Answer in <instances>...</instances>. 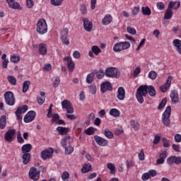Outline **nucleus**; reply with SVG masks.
<instances>
[{
	"instance_id": "nucleus-11",
	"label": "nucleus",
	"mask_w": 181,
	"mask_h": 181,
	"mask_svg": "<svg viewBox=\"0 0 181 181\" xmlns=\"http://www.w3.org/2000/svg\"><path fill=\"white\" fill-rule=\"evenodd\" d=\"M36 117V112L33 110L29 111L24 117V122H32Z\"/></svg>"
},
{
	"instance_id": "nucleus-27",
	"label": "nucleus",
	"mask_w": 181,
	"mask_h": 181,
	"mask_svg": "<svg viewBox=\"0 0 181 181\" xmlns=\"http://www.w3.org/2000/svg\"><path fill=\"white\" fill-rule=\"evenodd\" d=\"M57 132H59V135H66L69 132V131H70V128L58 127L57 128Z\"/></svg>"
},
{
	"instance_id": "nucleus-57",
	"label": "nucleus",
	"mask_w": 181,
	"mask_h": 181,
	"mask_svg": "<svg viewBox=\"0 0 181 181\" xmlns=\"http://www.w3.org/2000/svg\"><path fill=\"white\" fill-rule=\"evenodd\" d=\"M156 7L159 11H163L165 9V4L163 2H158L156 4Z\"/></svg>"
},
{
	"instance_id": "nucleus-14",
	"label": "nucleus",
	"mask_w": 181,
	"mask_h": 181,
	"mask_svg": "<svg viewBox=\"0 0 181 181\" xmlns=\"http://www.w3.org/2000/svg\"><path fill=\"white\" fill-rule=\"evenodd\" d=\"M100 91H112V84L110 81L103 82L100 85Z\"/></svg>"
},
{
	"instance_id": "nucleus-1",
	"label": "nucleus",
	"mask_w": 181,
	"mask_h": 181,
	"mask_svg": "<svg viewBox=\"0 0 181 181\" xmlns=\"http://www.w3.org/2000/svg\"><path fill=\"white\" fill-rule=\"evenodd\" d=\"M172 114V107L168 106L163 113L162 122L165 127H170V115Z\"/></svg>"
},
{
	"instance_id": "nucleus-58",
	"label": "nucleus",
	"mask_w": 181,
	"mask_h": 181,
	"mask_svg": "<svg viewBox=\"0 0 181 181\" xmlns=\"http://www.w3.org/2000/svg\"><path fill=\"white\" fill-rule=\"evenodd\" d=\"M51 4L54 6H60L62 1L60 0H51Z\"/></svg>"
},
{
	"instance_id": "nucleus-41",
	"label": "nucleus",
	"mask_w": 181,
	"mask_h": 181,
	"mask_svg": "<svg viewBox=\"0 0 181 181\" xmlns=\"http://www.w3.org/2000/svg\"><path fill=\"white\" fill-rule=\"evenodd\" d=\"M10 60L12 63H19V62H21V57L18 55L13 54L11 56Z\"/></svg>"
},
{
	"instance_id": "nucleus-40",
	"label": "nucleus",
	"mask_w": 181,
	"mask_h": 181,
	"mask_svg": "<svg viewBox=\"0 0 181 181\" xmlns=\"http://www.w3.org/2000/svg\"><path fill=\"white\" fill-rule=\"evenodd\" d=\"M130 125L135 131H138L139 129V124L138 122H136L135 120H131Z\"/></svg>"
},
{
	"instance_id": "nucleus-7",
	"label": "nucleus",
	"mask_w": 181,
	"mask_h": 181,
	"mask_svg": "<svg viewBox=\"0 0 181 181\" xmlns=\"http://www.w3.org/2000/svg\"><path fill=\"white\" fill-rule=\"evenodd\" d=\"M15 134H16V130L15 129H8L4 134V139L6 142H12L13 141V136H15Z\"/></svg>"
},
{
	"instance_id": "nucleus-32",
	"label": "nucleus",
	"mask_w": 181,
	"mask_h": 181,
	"mask_svg": "<svg viewBox=\"0 0 181 181\" xmlns=\"http://www.w3.org/2000/svg\"><path fill=\"white\" fill-rule=\"evenodd\" d=\"M94 72H91L90 74H88L86 76V83H88V84H91V83H93V81H94Z\"/></svg>"
},
{
	"instance_id": "nucleus-21",
	"label": "nucleus",
	"mask_w": 181,
	"mask_h": 181,
	"mask_svg": "<svg viewBox=\"0 0 181 181\" xmlns=\"http://www.w3.org/2000/svg\"><path fill=\"white\" fill-rule=\"evenodd\" d=\"M112 22V16H111V14H107L105 16V17L102 20V23L105 26H107V25H110Z\"/></svg>"
},
{
	"instance_id": "nucleus-64",
	"label": "nucleus",
	"mask_w": 181,
	"mask_h": 181,
	"mask_svg": "<svg viewBox=\"0 0 181 181\" xmlns=\"http://www.w3.org/2000/svg\"><path fill=\"white\" fill-rule=\"evenodd\" d=\"M52 70V64H47L43 67V71H50Z\"/></svg>"
},
{
	"instance_id": "nucleus-48",
	"label": "nucleus",
	"mask_w": 181,
	"mask_h": 181,
	"mask_svg": "<svg viewBox=\"0 0 181 181\" xmlns=\"http://www.w3.org/2000/svg\"><path fill=\"white\" fill-rule=\"evenodd\" d=\"M29 86H30V81H25L23 84V91H28L29 90Z\"/></svg>"
},
{
	"instance_id": "nucleus-20",
	"label": "nucleus",
	"mask_w": 181,
	"mask_h": 181,
	"mask_svg": "<svg viewBox=\"0 0 181 181\" xmlns=\"http://www.w3.org/2000/svg\"><path fill=\"white\" fill-rule=\"evenodd\" d=\"M38 51L42 56H46L47 54V45L45 43H40L38 45Z\"/></svg>"
},
{
	"instance_id": "nucleus-2",
	"label": "nucleus",
	"mask_w": 181,
	"mask_h": 181,
	"mask_svg": "<svg viewBox=\"0 0 181 181\" xmlns=\"http://www.w3.org/2000/svg\"><path fill=\"white\" fill-rule=\"evenodd\" d=\"M36 30L39 35H45L47 33V23L45 18H41L37 21Z\"/></svg>"
},
{
	"instance_id": "nucleus-60",
	"label": "nucleus",
	"mask_w": 181,
	"mask_h": 181,
	"mask_svg": "<svg viewBox=\"0 0 181 181\" xmlns=\"http://www.w3.org/2000/svg\"><path fill=\"white\" fill-rule=\"evenodd\" d=\"M139 11H140V8H139V6H135L133 10H132V15L133 16H136L138 13H139Z\"/></svg>"
},
{
	"instance_id": "nucleus-26",
	"label": "nucleus",
	"mask_w": 181,
	"mask_h": 181,
	"mask_svg": "<svg viewBox=\"0 0 181 181\" xmlns=\"http://www.w3.org/2000/svg\"><path fill=\"white\" fill-rule=\"evenodd\" d=\"M22 159L23 165H28L30 162V153H23Z\"/></svg>"
},
{
	"instance_id": "nucleus-17",
	"label": "nucleus",
	"mask_w": 181,
	"mask_h": 181,
	"mask_svg": "<svg viewBox=\"0 0 181 181\" xmlns=\"http://www.w3.org/2000/svg\"><path fill=\"white\" fill-rule=\"evenodd\" d=\"M146 94H148V92L145 91H137L136 93V98L139 104H144V97H146Z\"/></svg>"
},
{
	"instance_id": "nucleus-31",
	"label": "nucleus",
	"mask_w": 181,
	"mask_h": 181,
	"mask_svg": "<svg viewBox=\"0 0 181 181\" xmlns=\"http://www.w3.org/2000/svg\"><path fill=\"white\" fill-rule=\"evenodd\" d=\"M113 50L114 52H122L123 48H122V42H117L116 43L114 47H113Z\"/></svg>"
},
{
	"instance_id": "nucleus-38",
	"label": "nucleus",
	"mask_w": 181,
	"mask_h": 181,
	"mask_svg": "<svg viewBox=\"0 0 181 181\" xmlns=\"http://www.w3.org/2000/svg\"><path fill=\"white\" fill-rule=\"evenodd\" d=\"M91 50L94 53V54H95V56H98V54L101 53V49H100V47H98V46L97 45L93 46L91 47Z\"/></svg>"
},
{
	"instance_id": "nucleus-22",
	"label": "nucleus",
	"mask_w": 181,
	"mask_h": 181,
	"mask_svg": "<svg viewBox=\"0 0 181 181\" xmlns=\"http://www.w3.org/2000/svg\"><path fill=\"white\" fill-rule=\"evenodd\" d=\"M93 72L94 76H96V78H98V80H101V78L105 76V72L103 69H95Z\"/></svg>"
},
{
	"instance_id": "nucleus-56",
	"label": "nucleus",
	"mask_w": 181,
	"mask_h": 181,
	"mask_svg": "<svg viewBox=\"0 0 181 181\" xmlns=\"http://www.w3.org/2000/svg\"><path fill=\"white\" fill-rule=\"evenodd\" d=\"M162 141H163V146L164 148H169L170 146V144H169V141H168V139L163 137L162 138Z\"/></svg>"
},
{
	"instance_id": "nucleus-28",
	"label": "nucleus",
	"mask_w": 181,
	"mask_h": 181,
	"mask_svg": "<svg viewBox=\"0 0 181 181\" xmlns=\"http://www.w3.org/2000/svg\"><path fill=\"white\" fill-rule=\"evenodd\" d=\"M173 45L177 48V51L178 52L179 54H181V40L175 39L173 40Z\"/></svg>"
},
{
	"instance_id": "nucleus-3",
	"label": "nucleus",
	"mask_w": 181,
	"mask_h": 181,
	"mask_svg": "<svg viewBox=\"0 0 181 181\" xmlns=\"http://www.w3.org/2000/svg\"><path fill=\"white\" fill-rule=\"evenodd\" d=\"M105 76H106V77H110L111 78H119L121 74L118 69L110 66L105 71Z\"/></svg>"
},
{
	"instance_id": "nucleus-62",
	"label": "nucleus",
	"mask_w": 181,
	"mask_h": 181,
	"mask_svg": "<svg viewBox=\"0 0 181 181\" xmlns=\"http://www.w3.org/2000/svg\"><path fill=\"white\" fill-rule=\"evenodd\" d=\"M167 163H168V165H173L175 163V156L169 157L167 159Z\"/></svg>"
},
{
	"instance_id": "nucleus-45",
	"label": "nucleus",
	"mask_w": 181,
	"mask_h": 181,
	"mask_svg": "<svg viewBox=\"0 0 181 181\" xmlns=\"http://www.w3.org/2000/svg\"><path fill=\"white\" fill-rule=\"evenodd\" d=\"M94 132H95V128L93 127H88L86 130H85V134H86V135H93Z\"/></svg>"
},
{
	"instance_id": "nucleus-39",
	"label": "nucleus",
	"mask_w": 181,
	"mask_h": 181,
	"mask_svg": "<svg viewBox=\"0 0 181 181\" xmlns=\"http://www.w3.org/2000/svg\"><path fill=\"white\" fill-rule=\"evenodd\" d=\"M166 103H168V99L164 98L158 105V110H163V108H165V105H166Z\"/></svg>"
},
{
	"instance_id": "nucleus-9",
	"label": "nucleus",
	"mask_w": 181,
	"mask_h": 181,
	"mask_svg": "<svg viewBox=\"0 0 181 181\" xmlns=\"http://www.w3.org/2000/svg\"><path fill=\"white\" fill-rule=\"evenodd\" d=\"M28 111V105H24L22 107H19L17 108L15 114L17 117V119H22V114H25V112Z\"/></svg>"
},
{
	"instance_id": "nucleus-43",
	"label": "nucleus",
	"mask_w": 181,
	"mask_h": 181,
	"mask_svg": "<svg viewBox=\"0 0 181 181\" xmlns=\"http://www.w3.org/2000/svg\"><path fill=\"white\" fill-rule=\"evenodd\" d=\"M107 169L110 170L111 175H115V166L111 163H108L107 165Z\"/></svg>"
},
{
	"instance_id": "nucleus-63",
	"label": "nucleus",
	"mask_w": 181,
	"mask_h": 181,
	"mask_svg": "<svg viewBox=\"0 0 181 181\" xmlns=\"http://www.w3.org/2000/svg\"><path fill=\"white\" fill-rule=\"evenodd\" d=\"M141 73V68L139 66H137L133 72V76L134 77H136V76H138V74H139Z\"/></svg>"
},
{
	"instance_id": "nucleus-30",
	"label": "nucleus",
	"mask_w": 181,
	"mask_h": 181,
	"mask_svg": "<svg viewBox=\"0 0 181 181\" xmlns=\"http://www.w3.org/2000/svg\"><path fill=\"white\" fill-rule=\"evenodd\" d=\"M110 115H112V117H115V118H118L121 112L117 109L112 108L110 110Z\"/></svg>"
},
{
	"instance_id": "nucleus-4",
	"label": "nucleus",
	"mask_w": 181,
	"mask_h": 181,
	"mask_svg": "<svg viewBox=\"0 0 181 181\" xmlns=\"http://www.w3.org/2000/svg\"><path fill=\"white\" fill-rule=\"evenodd\" d=\"M28 176L31 180L38 181L40 179V171H38L36 168L32 167L29 170Z\"/></svg>"
},
{
	"instance_id": "nucleus-18",
	"label": "nucleus",
	"mask_w": 181,
	"mask_h": 181,
	"mask_svg": "<svg viewBox=\"0 0 181 181\" xmlns=\"http://www.w3.org/2000/svg\"><path fill=\"white\" fill-rule=\"evenodd\" d=\"M171 84H172V76H170L168 77V79L166 80L165 83L160 87V91H168Z\"/></svg>"
},
{
	"instance_id": "nucleus-35",
	"label": "nucleus",
	"mask_w": 181,
	"mask_h": 181,
	"mask_svg": "<svg viewBox=\"0 0 181 181\" xmlns=\"http://www.w3.org/2000/svg\"><path fill=\"white\" fill-rule=\"evenodd\" d=\"M103 133L105 136H106L109 139H112V138H114V134L111 132V131H110V129H105Z\"/></svg>"
},
{
	"instance_id": "nucleus-36",
	"label": "nucleus",
	"mask_w": 181,
	"mask_h": 181,
	"mask_svg": "<svg viewBox=\"0 0 181 181\" xmlns=\"http://www.w3.org/2000/svg\"><path fill=\"white\" fill-rule=\"evenodd\" d=\"M117 98L119 101L125 100V91H117Z\"/></svg>"
},
{
	"instance_id": "nucleus-50",
	"label": "nucleus",
	"mask_w": 181,
	"mask_h": 181,
	"mask_svg": "<svg viewBox=\"0 0 181 181\" xmlns=\"http://www.w3.org/2000/svg\"><path fill=\"white\" fill-rule=\"evenodd\" d=\"M127 32L130 35H136V30L131 26L127 28Z\"/></svg>"
},
{
	"instance_id": "nucleus-59",
	"label": "nucleus",
	"mask_w": 181,
	"mask_h": 181,
	"mask_svg": "<svg viewBox=\"0 0 181 181\" xmlns=\"http://www.w3.org/2000/svg\"><path fill=\"white\" fill-rule=\"evenodd\" d=\"M59 119H60V115H59V114H54L52 116L51 121L52 122H57Z\"/></svg>"
},
{
	"instance_id": "nucleus-6",
	"label": "nucleus",
	"mask_w": 181,
	"mask_h": 181,
	"mask_svg": "<svg viewBox=\"0 0 181 181\" xmlns=\"http://www.w3.org/2000/svg\"><path fill=\"white\" fill-rule=\"evenodd\" d=\"M62 106L63 110H66L67 114H73L74 112V108H73V105L71 103L67 100H64L62 102Z\"/></svg>"
},
{
	"instance_id": "nucleus-61",
	"label": "nucleus",
	"mask_w": 181,
	"mask_h": 181,
	"mask_svg": "<svg viewBox=\"0 0 181 181\" xmlns=\"http://www.w3.org/2000/svg\"><path fill=\"white\" fill-rule=\"evenodd\" d=\"M26 5L28 8H33L35 2L33 1V0H26Z\"/></svg>"
},
{
	"instance_id": "nucleus-49",
	"label": "nucleus",
	"mask_w": 181,
	"mask_h": 181,
	"mask_svg": "<svg viewBox=\"0 0 181 181\" xmlns=\"http://www.w3.org/2000/svg\"><path fill=\"white\" fill-rule=\"evenodd\" d=\"M121 43L123 50H127V49H129V47H131V44L128 41L121 42Z\"/></svg>"
},
{
	"instance_id": "nucleus-16",
	"label": "nucleus",
	"mask_w": 181,
	"mask_h": 181,
	"mask_svg": "<svg viewBox=\"0 0 181 181\" xmlns=\"http://www.w3.org/2000/svg\"><path fill=\"white\" fill-rule=\"evenodd\" d=\"M83 28L86 32H91L93 29V23L88 20V18H83Z\"/></svg>"
},
{
	"instance_id": "nucleus-34",
	"label": "nucleus",
	"mask_w": 181,
	"mask_h": 181,
	"mask_svg": "<svg viewBox=\"0 0 181 181\" xmlns=\"http://www.w3.org/2000/svg\"><path fill=\"white\" fill-rule=\"evenodd\" d=\"M71 139V136H65L64 138H63V139L61 140V144H62V146L64 148L67 147V141H70Z\"/></svg>"
},
{
	"instance_id": "nucleus-33",
	"label": "nucleus",
	"mask_w": 181,
	"mask_h": 181,
	"mask_svg": "<svg viewBox=\"0 0 181 181\" xmlns=\"http://www.w3.org/2000/svg\"><path fill=\"white\" fill-rule=\"evenodd\" d=\"M7 4H8L9 8H11V9H19V7L21 6L19 3L16 1L8 2Z\"/></svg>"
},
{
	"instance_id": "nucleus-24",
	"label": "nucleus",
	"mask_w": 181,
	"mask_h": 181,
	"mask_svg": "<svg viewBox=\"0 0 181 181\" xmlns=\"http://www.w3.org/2000/svg\"><path fill=\"white\" fill-rule=\"evenodd\" d=\"M46 100V93L45 92H40V96H37V101L39 105H42Z\"/></svg>"
},
{
	"instance_id": "nucleus-54",
	"label": "nucleus",
	"mask_w": 181,
	"mask_h": 181,
	"mask_svg": "<svg viewBox=\"0 0 181 181\" xmlns=\"http://www.w3.org/2000/svg\"><path fill=\"white\" fill-rule=\"evenodd\" d=\"M171 2V4L173 5V8L174 9H179L180 8V1H170Z\"/></svg>"
},
{
	"instance_id": "nucleus-52",
	"label": "nucleus",
	"mask_w": 181,
	"mask_h": 181,
	"mask_svg": "<svg viewBox=\"0 0 181 181\" xmlns=\"http://www.w3.org/2000/svg\"><path fill=\"white\" fill-rule=\"evenodd\" d=\"M8 81L12 86H16V78L13 77V76H10L8 77Z\"/></svg>"
},
{
	"instance_id": "nucleus-42",
	"label": "nucleus",
	"mask_w": 181,
	"mask_h": 181,
	"mask_svg": "<svg viewBox=\"0 0 181 181\" xmlns=\"http://www.w3.org/2000/svg\"><path fill=\"white\" fill-rule=\"evenodd\" d=\"M90 170H91V165L90 164H85L81 169L82 173H87V172H90Z\"/></svg>"
},
{
	"instance_id": "nucleus-55",
	"label": "nucleus",
	"mask_w": 181,
	"mask_h": 181,
	"mask_svg": "<svg viewBox=\"0 0 181 181\" xmlns=\"http://www.w3.org/2000/svg\"><path fill=\"white\" fill-rule=\"evenodd\" d=\"M17 141L18 142V144H23V142H25V140L22 137V134H21V132H18Z\"/></svg>"
},
{
	"instance_id": "nucleus-10",
	"label": "nucleus",
	"mask_w": 181,
	"mask_h": 181,
	"mask_svg": "<svg viewBox=\"0 0 181 181\" xmlns=\"http://www.w3.org/2000/svg\"><path fill=\"white\" fill-rule=\"evenodd\" d=\"M53 152H54V151L52 148L45 150L41 152V158L44 160H46V159H50V158L53 156Z\"/></svg>"
},
{
	"instance_id": "nucleus-46",
	"label": "nucleus",
	"mask_w": 181,
	"mask_h": 181,
	"mask_svg": "<svg viewBox=\"0 0 181 181\" xmlns=\"http://www.w3.org/2000/svg\"><path fill=\"white\" fill-rule=\"evenodd\" d=\"M156 77H158V73H156V71H151L148 73V78H150L151 80H155V78H156Z\"/></svg>"
},
{
	"instance_id": "nucleus-12",
	"label": "nucleus",
	"mask_w": 181,
	"mask_h": 181,
	"mask_svg": "<svg viewBox=\"0 0 181 181\" xmlns=\"http://www.w3.org/2000/svg\"><path fill=\"white\" fill-rule=\"evenodd\" d=\"M94 139L100 146H107L108 145V141L100 136H94Z\"/></svg>"
},
{
	"instance_id": "nucleus-19",
	"label": "nucleus",
	"mask_w": 181,
	"mask_h": 181,
	"mask_svg": "<svg viewBox=\"0 0 181 181\" xmlns=\"http://www.w3.org/2000/svg\"><path fill=\"white\" fill-rule=\"evenodd\" d=\"M136 91H156L153 86L141 85L136 90Z\"/></svg>"
},
{
	"instance_id": "nucleus-5",
	"label": "nucleus",
	"mask_w": 181,
	"mask_h": 181,
	"mask_svg": "<svg viewBox=\"0 0 181 181\" xmlns=\"http://www.w3.org/2000/svg\"><path fill=\"white\" fill-rule=\"evenodd\" d=\"M4 98L8 105H15V96H13L12 91L6 92L4 93Z\"/></svg>"
},
{
	"instance_id": "nucleus-23",
	"label": "nucleus",
	"mask_w": 181,
	"mask_h": 181,
	"mask_svg": "<svg viewBox=\"0 0 181 181\" xmlns=\"http://www.w3.org/2000/svg\"><path fill=\"white\" fill-rule=\"evenodd\" d=\"M32 149L33 146L30 144H24L21 147L22 153H29Z\"/></svg>"
},
{
	"instance_id": "nucleus-51",
	"label": "nucleus",
	"mask_w": 181,
	"mask_h": 181,
	"mask_svg": "<svg viewBox=\"0 0 181 181\" xmlns=\"http://www.w3.org/2000/svg\"><path fill=\"white\" fill-rule=\"evenodd\" d=\"M80 11L81 12L82 15H87V7L85 4L80 5Z\"/></svg>"
},
{
	"instance_id": "nucleus-25",
	"label": "nucleus",
	"mask_w": 181,
	"mask_h": 181,
	"mask_svg": "<svg viewBox=\"0 0 181 181\" xmlns=\"http://www.w3.org/2000/svg\"><path fill=\"white\" fill-rule=\"evenodd\" d=\"M170 98L173 104H177V103H179V94L177 92H172L170 94Z\"/></svg>"
},
{
	"instance_id": "nucleus-29",
	"label": "nucleus",
	"mask_w": 181,
	"mask_h": 181,
	"mask_svg": "<svg viewBox=\"0 0 181 181\" xmlns=\"http://www.w3.org/2000/svg\"><path fill=\"white\" fill-rule=\"evenodd\" d=\"M6 127V116L2 115L0 118V129H5Z\"/></svg>"
},
{
	"instance_id": "nucleus-44",
	"label": "nucleus",
	"mask_w": 181,
	"mask_h": 181,
	"mask_svg": "<svg viewBox=\"0 0 181 181\" xmlns=\"http://www.w3.org/2000/svg\"><path fill=\"white\" fill-rule=\"evenodd\" d=\"M60 84V78L55 76L52 78L53 87H57Z\"/></svg>"
},
{
	"instance_id": "nucleus-47",
	"label": "nucleus",
	"mask_w": 181,
	"mask_h": 181,
	"mask_svg": "<svg viewBox=\"0 0 181 181\" xmlns=\"http://www.w3.org/2000/svg\"><path fill=\"white\" fill-rule=\"evenodd\" d=\"M64 149H65V155H71V153L74 152V148L70 146L64 148Z\"/></svg>"
},
{
	"instance_id": "nucleus-37",
	"label": "nucleus",
	"mask_w": 181,
	"mask_h": 181,
	"mask_svg": "<svg viewBox=\"0 0 181 181\" xmlns=\"http://www.w3.org/2000/svg\"><path fill=\"white\" fill-rule=\"evenodd\" d=\"M141 12L143 13V15L149 16V15H151V8H149V7L146 6V7H142L141 8Z\"/></svg>"
},
{
	"instance_id": "nucleus-53",
	"label": "nucleus",
	"mask_w": 181,
	"mask_h": 181,
	"mask_svg": "<svg viewBox=\"0 0 181 181\" xmlns=\"http://www.w3.org/2000/svg\"><path fill=\"white\" fill-rule=\"evenodd\" d=\"M69 177H70V175L69 174L68 172L65 171L62 173V179L64 181H69L67 179H69Z\"/></svg>"
},
{
	"instance_id": "nucleus-8",
	"label": "nucleus",
	"mask_w": 181,
	"mask_h": 181,
	"mask_svg": "<svg viewBox=\"0 0 181 181\" xmlns=\"http://www.w3.org/2000/svg\"><path fill=\"white\" fill-rule=\"evenodd\" d=\"M67 35H69V29L64 28L61 31V40L64 45H66V46H69L70 45V41H69V38H67Z\"/></svg>"
},
{
	"instance_id": "nucleus-13",
	"label": "nucleus",
	"mask_w": 181,
	"mask_h": 181,
	"mask_svg": "<svg viewBox=\"0 0 181 181\" xmlns=\"http://www.w3.org/2000/svg\"><path fill=\"white\" fill-rule=\"evenodd\" d=\"M172 9H173V5H172V2H169L168 7L164 14V19L172 18V16H173V11Z\"/></svg>"
},
{
	"instance_id": "nucleus-15",
	"label": "nucleus",
	"mask_w": 181,
	"mask_h": 181,
	"mask_svg": "<svg viewBox=\"0 0 181 181\" xmlns=\"http://www.w3.org/2000/svg\"><path fill=\"white\" fill-rule=\"evenodd\" d=\"M64 60H65V62H67V67L69 71H74V67L76 64H74V62H73V59H71V57H65L64 58Z\"/></svg>"
}]
</instances>
